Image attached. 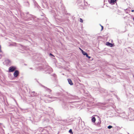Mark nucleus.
<instances>
[{"instance_id":"1","label":"nucleus","mask_w":134,"mask_h":134,"mask_svg":"<svg viewBox=\"0 0 134 134\" xmlns=\"http://www.w3.org/2000/svg\"><path fill=\"white\" fill-rule=\"evenodd\" d=\"M16 69V68L15 66H11L9 68V72H13Z\"/></svg>"},{"instance_id":"2","label":"nucleus","mask_w":134,"mask_h":134,"mask_svg":"<svg viewBox=\"0 0 134 134\" xmlns=\"http://www.w3.org/2000/svg\"><path fill=\"white\" fill-rule=\"evenodd\" d=\"M131 112H130L128 115V118H131L132 116H134V111L131 109Z\"/></svg>"},{"instance_id":"3","label":"nucleus","mask_w":134,"mask_h":134,"mask_svg":"<svg viewBox=\"0 0 134 134\" xmlns=\"http://www.w3.org/2000/svg\"><path fill=\"white\" fill-rule=\"evenodd\" d=\"M19 71L17 70H16L14 73L13 75L14 77H16L19 74Z\"/></svg>"},{"instance_id":"4","label":"nucleus","mask_w":134,"mask_h":134,"mask_svg":"<svg viewBox=\"0 0 134 134\" xmlns=\"http://www.w3.org/2000/svg\"><path fill=\"white\" fill-rule=\"evenodd\" d=\"M41 85L42 86V87H43L46 90V91H48L49 93H50L52 91V90L51 89L42 85Z\"/></svg>"},{"instance_id":"5","label":"nucleus","mask_w":134,"mask_h":134,"mask_svg":"<svg viewBox=\"0 0 134 134\" xmlns=\"http://www.w3.org/2000/svg\"><path fill=\"white\" fill-rule=\"evenodd\" d=\"M45 96H46V97H49V98L52 99V100H51V101H52L53 100H55L57 99L56 98L54 97H49L50 96L48 95H47L46 96L45 95Z\"/></svg>"},{"instance_id":"6","label":"nucleus","mask_w":134,"mask_h":134,"mask_svg":"<svg viewBox=\"0 0 134 134\" xmlns=\"http://www.w3.org/2000/svg\"><path fill=\"white\" fill-rule=\"evenodd\" d=\"M68 104H64L63 105V107L64 109L67 110L68 109Z\"/></svg>"},{"instance_id":"7","label":"nucleus","mask_w":134,"mask_h":134,"mask_svg":"<svg viewBox=\"0 0 134 134\" xmlns=\"http://www.w3.org/2000/svg\"><path fill=\"white\" fill-rule=\"evenodd\" d=\"M68 80L69 83L71 85H72L73 83H72V81L70 79H68Z\"/></svg>"},{"instance_id":"8","label":"nucleus","mask_w":134,"mask_h":134,"mask_svg":"<svg viewBox=\"0 0 134 134\" xmlns=\"http://www.w3.org/2000/svg\"><path fill=\"white\" fill-rule=\"evenodd\" d=\"M106 45L111 47H112L113 46V45L112 43H110L108 42H107L106 43Z\"/></svg>"},{"instance_id":"9","label":"nucleus","mask_w":134,"mask_h":134,"mask_svg":"<svg viewBox=\"0 0 134 134\" xmlns=\"http://www.w3.org/2000/svg\"><path fill=\"white\" fill-rule=\"evenodd\" d=\"M79 48L80 49V50L82 52V54L85 55H86V54H87V53L84 51L82 50L80 48Z\"/></svg>"},{"instance_id":"10","label":"nucleus","mask_w":134,"mask_h":134,"mask_svg":"<svg viewBox=\"0 0 134 134\" xmlns=\"http://www.w3.org/2000/svg\"><path fill=\"white\" fill-rule=\"evenodd\" d=\"M101 122V121L100 118H98V122L97 124L98 125H99Z\"/></svg>"},{"instance_id":"11","label":"nucleus","mask_w":134,"mask_h":134,"mask_svg":"<svg viewBox=\"0 0 134 134\" xmlns=\"http://www.w3.org/2000/svg\"><path fill=\"white\" fill-rule=\"evenodd\" d=\"M31 95L32 96H36V94L35 92H31Z\"/></svg>"},{"instance_id":"12","label":"nucleus","mask_w":134,"mask_h":134,"mask_svg":"<svg viewBox=\"0 0 134 134\" xmlns=\"http://www.w3.org/2000/svg\"><path fill=\"white\" fill-rule=\"evenodd\" d=\"M96 118H95L94 117H93L92 119V122H94L96 121Z\"/></svg>"},{"instance_id":"13","label":"nucleus","mask_w":134,"mask_h":134,"mask_svg":"<svg viewBox=\"0 0 134 134\" xmlns=\"http://www.w3.org/2000/svg\"><path fill=\"white\" fill-rule=\"evenodd\" d=\"M5 62L6 63L9 64L10 62V60L9 59H7L5 60Z\"/></svg>"},{"instance_id":"14","label":"nucleus","mask_w":134,"mask_h":134,"mask_svg":"<svg viewBox=\"0 0 134 134\" xmlns=\"http://www.w3.org/2000/svg\"><path fill=\"white\" fill-rule=\"evenodd\" d=\"M115 1V0H111L110 3L111 4L114 3Z\"/></svg>"},{"instance_id":"15","label":"nucleus","mask_w":134,"mask_h":134,"mask_svg":"<svg viewBox=\"0 0 134 134\" xmlns=\"http://www.w3.org/2000/svg\"><path fill=\"white\" fill-rule=\"evenodd\" d=\"M49 70L50 71V72H52V68L50 67H49Z\"/></svg>"},{"instance_id":"16","label":"nucleus","mask_w":134,"mask_h":134,"mask_svg":"<svg viewBox=\"0 0 134 134\" xmlns=\"http://www.w3.org/2000/svg\"><path fill=\"white\" fill-rule=\"evenodd\" d=\"M69 133H70L71 134H72L73 133L71 129L69 130Z\"/></svg>"},{"instance_id":"17","label":"nucleus","mask_w":134,"mask_h":134,"mask_svg":"<svg viewBox=\"0 0 134 134\" xmlns=\"http://www.w3.org/2000/svg\"><path fill=\"white\" fill-rule=\"evenodd\" d=\"M112 126H110V125H109V126H108V129H111V128H112Z\"/></svg>"},{"instance_id":"18","label":"nucleus","mask_w":134,"mask_h":134,"mask_svg":"<svg viewBox=\"0 0 134 134\" xmlns=\"http://www.w3.org/2000/svg\"><path fill=\"white\" fill-rule=\"evenodd\" d=\"M86 57H88L89 59H90L91 58V57H90L88 56L87 54H86Z\"/></svg>"},{"instance_id":"19","label":"nucleus","mask_w":134,"mask_h":134,"mask_svg":"<svg viewBox=\"0 0 134 134\" xmlns=\"http://www.w3.org/2000/svg\"><path fill=\"white\" fill-rule=\"evenodd\" d=\"M80 21L82 23L83 22V20L81 18L80 19Z\"/></svg>"},{"instance_id":"20","label":"nucleus","mask_w":134,"mask_h":134,"mask_svg":"<svg viewBox=\"0 0 134 134\" xmlns=\"http://www.w3.org/2000/svg\"><path fill=\"white\" fill-rule=\"evenodd\" d=\"M1 45H0V52H2L1 49Z\"/></svg>"},{"instance_id":"21","label":"nucleus","mask_w":134,"mask_h":134,"mask_svg":"<svg viewBox=\"0 0 134 134\" xmlns=\"http://www.w3.org/2000/svg\"><path fill=\"white\" fill-rule=\"evenodd\" d=\"M101 27H102V30L103 29V26H102L101 25Z\"/></svg>"},{"instance_id":"22","label":"nucleus","mask_w":134,"mask_h":134,"mask_svg":"<svg viewBox=\"0 0 134 134\" xmlns=\"http://www.w3.org/2000/svg\"><path fill=\"white\" fill-rule=\"evenodd\" d=\"M27 4H28V5H29V3L28 2H27Z\"/></svg>"},{"instance_id":"23","label":"nucleus","mask_w":134,"mask_h":134,"mask_svg":"<svg viewBox=\"0 0 134 134\" xmlns=\"http://www.w3.org/2000/svg\"><path fill=\"white\" fill-rule=\"evenodd\" d=\"M131 12H134V10H131Z\"/></svg>"},{"instance_id":"24","label":"nucleus","mask_w":134,"mask_h":134,"mask_svg":"<svg viewBox=\"0 0 134 134\" xmlns=\"http://www.w3.org/2000/svg\"><path fill=\"white\" fill-rule=\"evenodd\" d=\"M50 55H53L51 53H50Z\"/></svg>"},{"instance_id":"25","label":"nucleus","mask_w":134,"mask_h":134,"mask_svg":"<svg viewBox=\"0 0 134 134\" xmlns=\"http://www.w3.org/2000/svg\"><path fill=\"white\" fill-rule=\"evenodd\" d=\"M55 75H55V74H54L53 76H54V77H55Z\"/></svg>"},{"instance_id":"26","label":"nucleus","mask_w":134,"mask_h":134,"mask_svg":"<svg viewBox=\"0 0 134 134\" xmlns=\"http://www.w3.org/2000/svg\"><path fill=\"white\" fill-rule=\"evenodd\" d=\"M30 69H32V68H30Z\"/></svg>"},{"instance_id":"27","label":"nucleus","mask_w":134,"mask_h":134,"mask_svg":"<svg viewBox=\"0 0 134 134\" xmlns=\"http://www.w3.org/2000/svg\"><path fill=\"white\" fill-rule=\"evenodd\" d=\"M130 120H132V119H130Z\"/></svg>"}]
</instances>
